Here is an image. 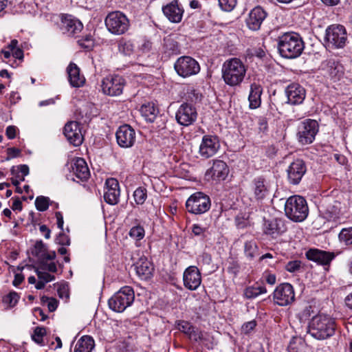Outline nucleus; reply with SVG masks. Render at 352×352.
<instances>
[{"label": "nucleus", "mask_w": 352, "mask_h": 352, "mask_svg": "<svg viewBox=\"0 0 352 352\" xmlns=\"http://www.w3.org/2000/svg\"><path fill=\"white\" fill-rule=\"evenodd\" d=\"M7 153L6 160H10L11 158L18 157L21 153V151L15 147H11L7 149Z\"/></svg>", "instance_id": "obj_57"}, {"label": "nucleus", "mask_w": 352, "mask_h": 352, "mask_svg": "<svg viewBox=\"0 0 352 352\" xmlns=\"http://www.w3.org/2000/svg\"><path fill=\"white\" fill-rule=\"evenodd\" d=\"M212 257L208 253H203L199 258V264L202 265L208 266L211 264Z\"/></svg>", "instance_id": "obj_55"}, {"label": "nucleus", "mask_w": 352, "mask_h": 352, "mask_svg": "<svg viewBox=\"0 0 352 352\" xmlns=\"http://www.w3.org/2000/svg\"><path fill=\"white\" fill-rule=\"evenodd\" d=\"M55 216L57 220V226L58 228H60L62 231L63 230V217L60 212H56L55 213Z\"/></svg>", "instance_id": "obj_62"}, {"label": "nucleus", "mask_w": 352, "mask_h": 352, "mask_svg": "<svg viewBox=\"0 0 352 352\" xmlns=\"http://www.w3.org/2000/svg\"><path fill=\"white\" fill-rule=\"evenodd\" d=\"M341 208V203L331 197L322 199L318 207L320 217L330 222H336L340 219Z\"/></svg>", "instance_id": "obj_8"}, {"label": "nucleus", "mask_w": 352, "mask_h": 352, "mask_svg": "<svg viewBox=\"0 0 352 352\" xmlns=\"http://www.w3.org/2000/svg\"><path fill=\"white\" fill-rule=\"evenodd\" d=\"M36 274L38 278L45 283L51 282L55 279V276L54 275H51L46 272L41 271L38 269L36 270Z\"/></svg>", "instance_id": "obj_49"}, {"label": "nucleus", "mask_w": 352, "mask_h": 352, "mask_svg": "<svg viewBox=\"0 0 352 352\" xmlns=\"http://www.w3.org/2000/svg\"><path fill=\"white\" fill-rule=\"evenodd\" d=\"M194 327H195L188 321L179 320L177 322V329L187 336L190 334L191 331H193Z\"/></svg>", "instance_id": "obj_47"}, {"label": "nucleus", "mask_w": 352, "mask_h": 352, "mask_svg": "<svg viewBox=\"0 0 352 352\" xmlns=\"http://www.w3.org/2000/svg\"><path fill=\"white\" fill-rule=\"evenodd\" d=\"M252 191L257 201L264 200L270 193V185L262 176L255 177L252 181Z\"/></svg>", "instance_id": "obj_26"}, {"label": "nucleus", "mask_w": 352, "mask_h": 352, "mask_svg": "<svg viewBox=\"0 0 352 352\" xmlns=\"http://www.w3.org/2000/svg\"><path fill=\"white\" fill-rule=\"evenodd\" d=\"M118 145L122 148H130L135 142V131L128 124L120 126L116 133Z\"/></svg>", "instance_id": "obj_19"}, {"label": "nucleus", "mask_w": 352, "mask_h": 352, "mask_svg": "<svg viewBox=\"0 0 352 352\" xmlns=\"http://www.w3.org/2000/svg\"><path fill=\"white\" fill-rule=\"evenodd\" d=\"M321 69L331 78H340L343 74V67L334 58H329L321 64Z\"/></svg>", "instance_id": "obj_28"}, {"label": "nucleus", "mask_w": 352, "mask_h": 352, "mask_svg": "<svg viewBox=\"0 0 352 352\" xmlns=\"http://www.w3.org/2000/svg\"><path fill=\"white\" fill-rule=\"evenodd\" d=\"M179 53V47L176 40L171 36H167L164 38L163 54L166 57L176 55Z\"/></svg>", "instance_id": "obj_34"}, {"label": "nucleus", "mask_w": 352, "mask_h": 352, "mask_svg": "<svg viewBox=\"0 0 352 352\" xmlns=\"http://www.w3.org/2000/svg\"><path fill=\"white\" fill-rule=\"evenodd\" d=\"M67 73L69 82L72 87H81L85 83V78L76 64L70 63L67 67Z\"/></svg>", "instance_id": "obj_27"}, {"label": "nucleus", "mask_w": 352, "mask_h": 352, "mask_svg": "<svg viewBox=\"0 0 352 352\" xmlns=\"http://www.w3.org/2000/svg\"><path fill=\"white\" fill-rule=\"evenodd\" d=\"M137 274L144 280L149 278L153 272V264L145 258H141L135 265Z\"/></svg>", "instance_id": "obj_32"}, {"label": "nucleus", "mask_w": 352, "mask_h": 352, "mask_svg": "<svg viewBox=\"0 0 352 352\" xmlns=\"http://www.w3.org/2000/svg\"><path fill=\"white\" fill-rule=\"evenodd\" d=\"M246 70L245 65L239 58H230L222 65V78L230 87L239 86L244 80Z\"/></svg>", "instance_id": "obj_3"}, {"label": "nucleus", "mask_w": 352, "mask_h": 352, "mask_svg": "<svg viewBox=\"0 0 352 352\" xmlns=\"http://www.w3.org/2000/svg\"><path fill=\"white\" fill-rule=\"evenodd\" d=\"M105 25L112 34L121 35L124 34L129 28V21L121 12L116 11L109 13L105 19Z\"/></svg>", "instance_id": "obj_6"}, {"label": "nucleus", "mask_w": 352, "mask_h": 352, "mask_svg": "<svg viewBox=\"0 0 352 352\" xmlns=\"http://www.w3.org/2000/svg\"><path fill=\"white\" fill-rule=\"evenodd\" d=\"M263 232L271 236L272 238H277L287 231V226L285 221L281 219H264Z\"/></svg>", "instance_id": "obj_23"}, {"label": "nucleus", "mask_w": 352, "mask_h": 352, "mask_svg": "<svg viewBox=\"0 0 352 352\" xmlns=\"http://www.w3.org/2000/svg\"><path fill=\"white\" fill-rule=\"evenodd\" d=\"M165 16L172 23H179L183 17L184 10L178 0H173L162 7Z\"/></svg>", "instance_id": "obj_22"}, {"label": "nucleus", "mask_w": 352, "mask_h": 352, "mask_svg": "<svg viewBox=\"0 0 352 352\" xmlns=\"http://www.w3.org/2000/svg\"><path fill=\"white\" fill-rule=\"evenodd\" d=\"M211 206V201L209 196L202 192H197L192 194L186 202V208L188 212L201 214L209 210Z\"/></svg>", "instance_id": "obj_7"}, {"label": "nucleus", "mask_w": 352, "mask_h": 352, "mask_svg": "<svg viewBox=\"0 0 352 352\" xmlns=\"http://www.w3.org/2000/svg\"><path fill=\"white\" fill-rule=\"evenodd\" d=\"M184 287L189 290H196L201 283V276L196 266H189L183 274Z\"/></svg>", "instance_id": "obj_21"}, {"label": "nucleus", "mask_w": 352, "mask_h": 352, "mask_svg": "<svg viewBox=\"0 0 352 352\" xmlns=\"http://www.w3.org/2000/svg\"><path fill=\"white\" fill-rule=\"evenodd\" d=\"M306 256L309 260L315 261L322 265H327L334 258L335 255L331 252L317 249H310L307 252Z\"/></svg>", "instance_id": "obj_29"}, {"label": "nucleus", "mask_w": 352, "mask_h": 352, "mask_svg": "<svg viewBox=\"0 0 352 352\" xmlns=\"http://www.w3.org/2000/svg\"><path fill=\"white\" fill-rule=\"evenodd\" d=\"M135 299V294L132 287L124 286L109 298L108 305L113 311L121 313L130 307Z\"/></svg>", "instance_id": "obj_5"}, {"label": "nucleus", "mask_w": 352, "mask_h": 352, "mask_svg": "<svg viewBox=\"0 0 352 352\" xmlns=\"http://www.w3.org/2000/svg\"><path fill=\"white\" fill-rule=\"evenodd\" d=\"M266 292L267 289L265 286H252L245 289L244 294L247 298L250 299Z\"/></svg>", "instance_id": "obj_39"}, {"label": "nucleus", "mask_w": 352, "mask_h": 352, "mask_svg": "<svg viewBox=\"0 0 352 352\" xmlns=\"http://www.w3.org/2000/svg\"><path fill=\"white\" fill-rule=\"evenodd\" d=\"M133 197L137 204H143L147 197L146 189L143 187L138 188L133 192Z\"/></svg>", "instance_id": "obj_40"}, {"label": "nucleus", "mask_w": 352, "mask_h": 352, "mask_svg": "<svg viewBox=\"0 0 352 352\" xmlns=\"http://www.w3.org/2000/svg\"><path fill=\"white\" fill-rule=\"evenodd\" d=\"M144 229L141 226H133L129 231V236L136 240H141L144 236Z\"/></svg>", "instance_id": "obj_46"}, {"label": "nucleus", "mask_w": 352, "mask_h": 352, "mask_svg": "<svg viewBox=\"0 0 352 352\" xmlns=\"http://www.w3.org/2000/svg\"><path fill=\"white\" fill-rule=\"evenodd\" d=\"M41 232L44 234L45 238L48 239L50 238L51 230L45 225H41L39 227Z\"/></svg>", "instance_id": "obj_64"}, {"label": "nucleus", "mask_w": 352, "mask_h": 352, "mask_svg": "<svg viewBox=\"0 0 352 352\" xmlns=\"http://www.w3.org/2000/svg\"><path fill=\"white\" fill-rule=\"evenodd\" d=\"M125 85V80L119 75H110L104 78L101 84L104 94L110 96H120Z\"/></svg>", "instance_id": "obj_12"}, {"label": "nucleus", "mask_w": 352, "mask_h": 352, "mask_svg": "<svg viewBox=\"0 0 352 352\" xmlns=\"http://www.w3.org/2000/svg\"><path fill=\"white\" fill-rule=\"evenodd\" d=\"M106 188L104 193V201L110 205H116L119 202L120 195L119 183L114 178H109L105 182Z\"/></svg>", "instance_id": "obj_25"}, {"label": "nucleus", "mask_w": 352, "mask_h": 352, "mask_svg": "<svg viewBox=\"0 0 352 352\" xmlns=\"http://www.w3.org/2000/svg\"><path fill=\"white\" fill-rule=\"evenodd\" d=\"M248 352H264V349L260 343H256L250 346Z\"/></svg>", "instance_id": "obj_61"}, {"label": "nucleus", "mask_w": 352, "mask_h": 352, "mask_svg": "<svg viewBox=\"0 0 352 352\" xmlns=\"http://www.w3.org/2000/svg\"><path fill=\"white\" fill-rule=\"evenodd\" d=\"M318 129V124L315 120L306 119L301 122L298 126V142L302 145L311 144L315 140Z\"/></svg>", "instance_id": "obj_9"}, {"label": "nucleus", "mask_w": 352, "mask_h": 352, "mask_svg": "<svg viewBox=\"0 0 352 352\" xmlns=\"http://www.w3.org/2000/svg\"><path fill=\"white\" fill-rule=\"evenodd\" d=\"M64 135L74 146H80L83 140L80 124L76 121L67 122L64 127Z\"/></svg>", "instance_id": "obj_24"}, {"label": "nucleus", "mask_w": 352, "mask_h": 352, "mask_svg": "<svg viewBox=\"0 0 352 352\" xmlns=\"http://www.w3.org/2000/svg\"><path fill=\"white\" fill-rule=\"evenodd\" d=\"M49 197L44 196H38L36 198L35 200V206L36 208L41 212H44L47 210L49 208Z\"/></svg>", "instance_id": "obj_42"}, {"label": "nucleus", "mask_w": 352, "mask_h": 352, "mask_svg": "<svg viewBox=\"0 0 352 352\" xmlns=\"http://www.w3.org/2000/svg\"><path fill=\"white\" fill-rule=\"evenodd\" d=\"M206 228L201 227L199 224H193L192 227V233L197 236H205Z\"/></svg>", "instance_id": "obj_56"}, {"label": "nucleus", "mask_w": 352, "mask_h": 352, "mask_svg": "<svg viewBox=\"0 0 352 352\" xmlns=\"http://www.w3.org/2000/svg\"><path fill=\"white\" fill-rule=\"evenodd\" d=\"M221 10L227 12L232 10L236 5V0H218Z\"/></svg>", "instance_id": "obj_48"}, {"label": "nucleus", "mask_w": 352, "mask_h": 352, "mask_svg": "<svg viewBox=\"0 0 352 352\" xmlns=\"http://www.w3.org/2000/svg\"><path fill=\"white\" fill-rule=\"evenodd\" d=\"M229 168L226 162L222 160H214L212 166L206 172V175H211L212 177L217 180H224L228 176Z\"/></svg>", "instance_id": "obj_30"}, {"label": "nucleus", "mask_w": 352, "mask_h": 352, "mask_svg": "<svg viewBox=\"0 0 352 352\" xmlns=\"http://www.w3.org/2000/svg\"><path fill=\"white\" fill-rule=\"evenodd\" d=\"M24 280V276L22 274H16L14 275L12 285L15 287L19 286Z\"/></svg>", "instance_id": "obj_63"}, {"label": "nucleus", "mask_w": 352, "mask_h": 352, "mask_svg": "<svg viewBox=\"0 0 352 352\" xmlns=\"http://www.w3.org/2000/svg\"><path fill=\"white\" fill-rule=\"evenodd\" d=\"M307 171L305 162L300 159L293 161L287 169V179L291 184L296 185L300 183Z\"/></svg>", "instance_id": "obj_18"}, {"label": "nucleus", "mask_w": 352, "mask_h": 352, "mask_svg": "<svg viewBox=\"0 0 352 352\" xmlns=\"http://www.w3.org/2000/svg\"><path fill=\"white\" fill-rule=\"evenodd\" d=\"M188 336L190 340L194 342H199L203 339L202 332L196 327H194L193 331H191Z\"/></svg>", "instance_id": "obj_53"}, {"label": "nucleus", "mask_w": 352, "mask_h": 352, "mask_svg": "<svg viewBox=\"0 0 352 352\" xmlns=\"http://www.w3.org/2000/svg\"><path fill=\"white\" fill-rule=\"evenodd\" d=\"M135 46L130 40L122 38L118 42V50L125 56H130L134 51Z\"/></svg>", "instance_id": "obj_37"}, {"label": "nucleus", "mask_w": 352, "mask_h": 352, "mask_svg": "<svg viewBox=\"0 0 352 352\" xmlns=\"http://www.w3.org/2000/svg\"><path fill=\"white\" fill-rule=\"evenodd\" d=\"M245 254L247 257L252 259L257 250V246L256 243L252 241H246L244 245Z\"/></svg>", "instance_id": "obj_44"}, {"label": "nucleus", "mask_w": 352, "mask_h": 352, "mask_svg": "<svg viewBox=\"0 0 352 352\" xmlns=\"http://www.w3.org/2000/svg\"><path fill=\"white\" fill-rule=\"evenodd\" d=\"M59 27L63 34L69 36H76L82 31L83 25L72 15L63 14Z\"/></svg>", "instance_id": "obj_16"}, {"label": "nucleus", "mask_w": 352, "mask_h": 352, "mask_svg": "<svg viewBox=\"0 0 352 352\" xmlns=\"http://www.w3.org/2000/svg\"><path fill=\"white\" fill-rule=\"evenodd\" d=\"M140 111L145 120L149 122H154L159 113V109L153 102L143 104L140 107Z\"/></svg>", "instance_id": "obj_35"}, {"label": "nucleus", "mask_w": 352, "mask_h": 352, "mask_svg": "<svg viewBox=\"0 0 352 352\" xmlns=\"http://www.w3.org/2000/svg\"><path fill=\"white\" fill-rule=\"evenodd\" d=\"M300 264L301 262L298 260L289 261L285 265V270L292 273L296 272L300 270Z\"/></svg>", "instance_id": "obj_51"}, {"label": "nucleus", "mask_w": 352, "mask_h": 352, "mask_svg": "<svg viewBox=\"0 0 352 352\" xmlns=\"http://www.w3.org/2000/svg\"><path fill=\"white\" fill-rule=\"evenodd\" d=\"M267 16V12L261 6H256L249 12L245 19V24L250 30L257 31L260 30Z\"/></svg>", "instance_id": "obj_20"}, {"label": "nucleus", "mask_w": 352, "mask_h": 352, "mask_svg": "<svg viewBox=\"0 0 352 352\" xmlns=\"http://www.w3.org/2000/svg\"><path fill=\"white\" fill-rule=\"evenodd\" d=\"M174 68L177 74L184 78L195 75L200 71L198 62L188 56L179 57L175 63Z\"/></svg>", "instance_id": "obj_11"}, {"label": "nucleus", "mask_w": 352, "mask_h": 352, "mask_svg": "<svg viewBox=\"0 0 352 352\" xmlns=\"http://www.w3.org/2000/svg\"><path fill=\"white\" fill-rule=\"evenodd\" d=\"M325 41L329 46L342 48L346 44L347 34L345 28L342 25H332L326 30Z\"/></svg>", "instance_id": "obj_10"}, {"label": "nucleus", "mask_w": 352, "mask_h": 352, "mask_svg": "<svg viewBox=\"0 0 352 352\" xmlns=\"http://www.w3.org/2000/svg\"><path fill=\"white\" fill-rule=\"evenodd\" d=\"M336 323L329 315L319 314L314 316L309 322L307 333L318 340L332 337L336 332Z\"/></svg>", "instance_id": "obj_1"}, {"label": "nucleus", "mask_w": 352, "mask_h": 352, "mask_svg": "<svg viewBox=\"0 0 352 352\" xmlns=\"http://www.w3.org/2000/svg\"><path fill=\"white\" fill-rule=\"evenodd\" d=\"M273 294L274 302L280 306L290 305L295 300L293 286L288 283H282L277 286Z\"/></svg>", "instance_id": "obj_13"}, {"label": "nucleus", "mask_w": 352, "mask_h": 352, "mask_svg": "<svg viewBox=\"0 0 352 352\" xmlns=\"http://www.w3.org/2000/svg\"><path fill=\"white\" fill-rule=\"evenodd\" d=\"M46 333L47 331L45 327H36L32 335V338L38 344L44 346L45 344L44 338L46 336Z\"/></svg>", "instance_id": "obj_38"}, {"label": "nucleus", "mask_w": 352, "mask_h": 352, "mask_svg": "<svg viewBox=\"0 0 352 352\" xmlns=\"http://www.w3.org/2000/svg\"><path fill=\"white\" fill-rule=\"evenodd\" d=\"M16 127L15 126H8L6 128V135L8 139L12 140L16 137Z\"/></svg>", "instance_id": "obj_58"}, {"label": "nucleus", "mask_w": 352, "mask_h": 352, "mask_svg": "<svg viewBox=\"0 0 352 352\" xmlns=\"http://www.w3.org/2000/svg\"><path fill=\"white\" fill-rule=\"evenodd\" d=\"M263 93V87L261 85L254 82L250 85V91L248 96L250 102L249 107L252 109H255L260 107L261 104V96Z\"/></svg>", "instance_id": "obj_33"}, {"label": "nucleus", "mask_w": 352, "mask_h": 352, "mask_svg": "<svg viewBox=\"0 0 352 352\" xmlns=\"http://www.w3.org/2000/svg\"><path fill=\"white\" fill-rule=\"evenodd\" d=\"M47 300H49L47 307L48 309L50 312L54 311L58 307V301L55 298H46Z\"/></svg>", "instance_id": "obj_60"}, {"label": "nucleus", "mask_w": 352, "mask_h": 352, "mask_svg": "<svg viewBox=\"0 0 352 352\" xmlns=\"http://www.w3.org/2000/svg\"><path fill=\"white\" fill-rule=\"evenodd\" d=\"M152 46V42L150 40L144 38L142 39L141 43L139 45L138 48L142 53H148L151 50Z\"/></svg>", "instance_id": "obj_50"}, {"label": "nucleus", "mask_w": 352, "mask_h": 352, "mask_svg": "<svg viewBox=\"0 0 352 352\" xmlns=\"http://www.w3.org/2000/svg\"><path fill=\"white\" fill-rule=\"evenodd\" d=\"M72 169L74 175L81 181H87L89 178L90 172L84 159L76 158L72 165Z\"/></svg>", "instance_id": "obj_31"}, {"label": "nucleus", "mask_w": 352, "mask_h": 352, "mask_svg": "<svg viewBox=\"0 0 352 352\" xmlns=\"http://www.w3.org/2000/svg\"><path fill=\"white\" fill-rule=\"evenodd\" d=\"M197 111L195 107L184 102L180 105L176 112L177 122L182 126H188L192 124L197 118Z\"/></svg>", "instance_id": "obj_15"}, {"label": "nucleus", "mask_w": 352, "mask_h": 352, "mask_svg": "<svg viewBox=\"0 0 352 352\" xmlns=\"http://www.w3.org/2000/svg\"><path fill=\"white\" fill-rule=\"evenodd\" d=\"M338 236L341 242L352 245V227L342 229Z\"/></svg>", "instance_id": "obj_41"}, {"label": "nucleus", "mask_w": 352, "mask_h": 352, "mask_svg": "<svg viewBox=\"0 0 352 352\" xmlns=\"http://www.w3.org/2000/svg\"><path fill=\"white\" fill-rule=\"evenodd\" d=\"M285 215L293 221H303L309 214L307 201L300 195L289 197L285 204Z\"/></svg>", "instance_id": "obj_4"}, {"label": "nucleus", "mask_w": 352, "mask_h": 352, "mask_svg": "<svg viewBox=\"0 0 352 352\" xmlns=\"http://www.w3.org/2000/svg\"><path fill=\"white\" fill-rule=\"evenodd\" d=\"M305 48L302 37L296 32H287L278 37V49L280 56L285 58H296Z\"/></svg>", "instance_id": "obj_2"}, {"label": "nucleus", "mask_w": 352, "mask_h": 352, "mask_svg": "<svg viewBox=\"0 0 352 352\" xmlns=\"http://www.w3.org/2000/svg\"><path fill=\"white\" fill-rule=\"evenodd\" d=\"M94 346L93 338L90 336H84L77 342L74 352H91Z\"/></svg>", "instance_id": "obj_36"}, {"label": "nucleus", "mask_w": 352, "mask_h": 352, "mask_svg": "<svg viewBox=\"0 0 352 352\" xmlns=\"http://www.w3.org/2000/svg\"><path fill=\"white\" fill-rule=\"evenodd\" d=\"M78 43L82 47H84L87 50L91 49L93 46V42L91 36L90 35H87L84 38L78 40Z\"/></svg>", "instance_id": "obj_54"}, {"label": "nucleus", "mask_w": 352, "mask_h": 352, "mask_svg": "<svg viewBox=\"0 0 352 352\" xmlns=\"http://www.w3.org/2000/svg\"><path fill=\"white\" fill-rule=\"evenodd\" d=\"M45 252L46 249L42 241H37L32 250V254L36 256L38 259L42 258V257L45 255Z\"/></svg>", "instance_id": "obj_43"}, {"label": "nucleus", "mask_w": 352, "mask_h": 352, "mask_svg": "<svg viewBox=\"0 0 352 352\" xmlns=\"http://www.w3.org/2000/svg\"><path fill=\"white\" fill-rule=\"evenodd\" d=\"M220 148L219 138L217 135H205L199 148V154L204 159L214 156Z\"/></svg>", "instance_id": "obj_14"}, {"label": "nucleus", "mask_w": 352, "mask_h": 352, "mask_svg": "<svg viewBox=\"0 0 352 352\" xmlns=\"http://www.w3.org/2000/svg\"><path fill=\"white\" fill-rule=\"evenodd\" d=\"M19 299V296L16 292H11L3 298V302L10 307H14Z\"/></svg>", "instance_id": "obj_45"}, {"label": "nucleus", "mask_w": 352, "mask_h": 352, "mask_svg": "<svg viewBox=\"0 0 352 352\" xmlns=\"http://www.w3.org/2000/svg\"><path fill=\"white\" fill-rule=\"evenodd\" d=\"M285 94L287 97L286 103L291 105L302 104L306 96L305 89L298 83H291L287 86Z\"/></svg>", "instance_id": "obj_17"}, {"label": "nucleus", "mask_w": 352, "mask_h": 352, "mask_svg": "<svg viewBox=\"0 0 352 352\" xmlns=\"http://www.w3.org/2000/svg\"><path fill=\"white\" fill-rule=\"evenodd\" d=\"M58 294L60 298H68L69 297V292H68V287L66 285H61L59 286L58 289Z\"/></svg>", "instance_id": "obj_59"}, {"label": "nucleus", "mask_w": 352, "mask_h": 352, "mask_svg": "<svg viewBox=\"0 0 352 352\" xmlns=\"http://www.w3.org/2000/svg\"><path fill=\"white\" fill-rule=\"evenodd\" d=\"M56 243L61 245H69L70 239L68 235L65 234L63 231L59 233L56 239Z\"/></svg>", "instance_id": "obj_52"}]
</instances>
